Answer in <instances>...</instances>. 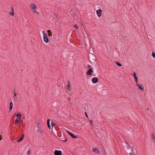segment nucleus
Here are the masks:
<instances>
[{
  "instance_id": "obj_1",
  "label": "nucleus",
  "mask_w": 155,
  "mask_h": 155,
  "mask_svg": "<svg viewBox=\"0 0 155 155\" xmlns=\"http://www.w3.org/2000/svg\"><path fill=\"white\" fill-rule=\"evenodd\" d=\"M44 31H43L44 40L45 42L48 43L49 41V39L46 33Z\"/></svg>"
},
{
  "instance_id": "obj_2",
  "label": "nucleus",
  "mask_w": 155,
  "mask_h": 155,
  "mask_svg": "<svg viewBox=\"0 0 155 155\" xmlns=\"http://www.w3.org/2000/svg\"><path fill=\"white\" fill-rule=\"evenodd\" d=\"M37 8V6L35 4H31L30 6V8L31 9H32L33 10V12L34 13H35L37 14H38V12L36 11L35 10H34L35 9Z\"/></svg>"
},
{
  "instance_id": "obj_3",
  "label": "nucleus",
  "mask_w": 155,
  "mask_h": 155,
  "mask_svg": "<svg viewBox=\"0 0 155 155\" xmlns=\"http://www.w3.org/2000/svg\"><path fill=\"white\" fill-rule=\"evenodd\" d=\"M54 154L55 155H62V152L60 150H55Z\"/></svg>"
},
{
  "instance_id": "obj_4",
  "label": "nucleus",
  "mask_w": 155,
  "mask_h": 155,
  "mask_svg": "<svg viewBox=\"0 0 155 155\" xmlns=\"http://www.w3.org/2000/svg\"><path fill=\"white\" fill-rule=\"evenodd\" d=\"M93 71L92 69L91 68H89L86 74L88 75H90L91 74Z\"/></svg>"
},
{
  "instance_id": "obj_5",
  "label": "nucleus",
  "mask_w": 155,
  "mask_h": 155,
  "mask_svg": "<svg viewBox=\"0 0 155 155\" xmlns=\"http://www.w3.org/2000/svg\"><path fill=\"white\" fill-rule=\"evenodd\" d=\"M102 10L101 9H99L97 10V13L98 16L100 17L101 15Z\"/></svg>"
},
{
  "instance_id": "obj_6",
  "label": "nucleus",
  "mask_w": 155,
  "mask_h": 155,
  "mask_svg": "<svg viewBox=\"0 0 155 155\" xmlns=\"http://www.w3.org/2000/svg\"><path fill=\"white\" fill-rule=\"evenodd\" d=\"M92 81L93 83H96L98 82V79L96 77H94L92 79Z\"/></svg>"
},
{
  "instance_id": "obj_7",
  "label": "nucleus",
  "mask_w": 155,
  "mask_h": 155,
  "mask_svg": "<svg viewBox=\"0 0 155 155\" xmlns=\"http://www.w3.org/2000/svg\"><path fill=\"white\" fill-rule=\"evenodd\" d=\"M137 85V87H138V88L140 89L141 90L143 91L144 89V87H142L143 85L142 84L141 85H140L138 83H136Z\"/></svg>"
},
{
  "instance_id": "obj_8",
  "label": "nucleus",
  "mask_w": 155,
  "mask_h": 155,
  "mask_svg": "<svg viewBox=\"0 0 155 155\" xmlns=\"http://www.w3.org/2000/svg\"><path fill=\"white\" fill-rule=\"evenodd\" d=\"M21 120L16 119L15 121V126H17L20 124V120Z\"/></svg>"
},
{
  "instance_id": "obj_9",
  "label": "nucleus",
  "mask_w": 155,
  "mask_h": 155,
  "mask_svg": "<svg viewBox=\"0 0 155 155\" xmlns=\"http://www.w3.org/2000/svg\"><path fill=\"white\" fill-rule=\"evenodd\" d=\"M133 76L135 80V82H136V83H137L138 81H137V74L135 72H134L133 73Z\"/></svg>"
},
{
  "instance_id": "obj_10",
  "label": "nucleus",
  "mask_w": 155,
  "mask_h": 155,
  "mask_svg": "<svg viewBox=\"0 0 155 155\" xmlns=\"http://www.w3.org/2000/svg\"><path fill=\"white\" fill-rule=\"evenodd\" d=\"M67 132L68 134H69L70 135H71L73 138H77V137L74 136L73 134L71 133V132L69 131L68 130H67Z\"/></svg>"
},
{
  "instance_id": "obj_11",
  "label": "nucleus",
  "mask_w": 155,
  "mask_h": 155,
  "mask_svg": "<svg viewBox=\"0 0 155 155\" xmlns=\"http://www.w3.org/2000/svg\"><path fill=\"white\" fill-rule=\"evenodd\" d=\"M68 84L67 86L68 88L67 89V90H68V91H70L71 90L70 88L71 84L69 81H68Z\"/></svg>"
},
{
  "instance_id": "obj_12",
  "label": "nucleus",
  "mask_w": 155,
  "mask_h": 155,
  "mask_svg": "<svg viewBox=\"0 0 155 155\" xmlns=\"http://www.w3.org/2000/svg\"><path fill=\"white\" fill-rule=\"evenodd\" d=\"M11 9L12 10V12H9V13L10 15L12 16H13L14 15V9L12 7L11 8Z\"/></svg>"
},
{
  "instance_id": "obj_13",
  "label": "nucleus",
  "mask_w": 155,
  "mask_h": 155,
  "mask_svg": "<svg viewBox=\"0 0 155 155\" xmlns=\"http://www.w3.org/2000/svg\"><path fill=\"white\" fill-rule=\"evenodd\" d=\"M151 137L152 140L154 142H155V135L153 134H152L151 135Z\"/></svg>"
},
{
  "instance_id": "obj_14",
  "label": "nucleus",
  "mask_w": 155,
  "mask_h": 155,
  "mask_svg": "<svg viewBox=\"0 0 155 155\" xmlns=\"http://www.w3.org/2000/svg\"><path fill=\"white\" fill-rule=\"evenodd\" d=\"M93 151L95 153H100V152L99 151L97 150V149L94 148L93 149Z\"/></svg>"
},
{
  "instance_id": "obj_15",
  "label": "nucleus",
  "mask_w": 155,
  "mask_h": 155,
  "mask_svg": "<svg viewBox=\"0 0 155 155\" xmlns=\"http://www.w3.org/2000/svg\"><path fill=\"white\" fill-rule=\"evenodd\" d=\"M16 115H17V118H18V119H20V120H21V114H20V113H18L16 114Z\"/></svg>"
},
{
  "instance_id": "obj_16",
  "label": "nucleus",
  "mask_w": 155,
  "mask_h": 155,
  "mask_svg": "<svg viewBox=\"0 0 155 155\" xmlns=\"http://www.w3.org/2000/svg\"><path fill=\"white\" fill-rule=\"evenodd\" d=\"M50 119H48L47 120V125H48V127L50 129H51L50 126Z\"/></svg>"
},
{
  "instance_id": "obj_17",
  "label": "nucleus",
  "mask_w": 155,
  "mask_h": 155,
  "mask_svg": "<svg viewBox=\"0 0 155 155\" xmlns=\"http://www.w3.org/2000/svg\"><path fill=\"white\" fill-rule=\"evenodd\" d=\"M24 137V135L22 134V136L19 139L17 140V142H19L20 141H21L22 140Z\"/></svg>"
},
{
  "instance_id": "obj_18",
  "label": "nucleus",
  "mask_w": 155,
  "mask_h": 155,
  "mask_svg": "<svg viewBox=\"0 0 155 155\" xmlns=\"http://www.w3.org/2000/svg\"><path fill=\"white\" fill-rule=\"evenodd\" d=\"M47 31H48V35L49 36H51L52 35V33L51 30H48Z\"/></svg>"
},
{
  "instance_id": "obj_19",
  "label": "nucleus",
  "mask_w": 155,
  "mask_h": 155,
  "mask_svg": "<svg viewBox=\"0 0 155 155\" xmlns=\"http://www.w3.org/2000/svg\"><path fill=\"white\" fill-rule=\"evenodd\" d=\"M116 64L119 66H121L122 64L119 62H116Z\"/></svg>"
},
{
  "instance_id": "obj_20",
  "label": "nucleus",
  "mask_w": 155,
  "mask_h": 155,
  "mask_svg": "<svg viewBox=\"0 0 155 155\" xmlns=\"http://www.w3.org/2000/svg\"><path fill=\"white\" fill-rule=\"evenodd\" d=\"M152 56L154 58H155V53L154 52H153L152 53Z\"/></svg>"
},
{
  "instance_id": "obj_21",
  "label": "nucleus",
  "mask_w": 155,
  "mask_h": 155,
  "mask_svg": "<svg viewBox=\"0 0 155 155\" xmlns=\"http://www.w3.org/2000/svg\"><path fill=\"white\" fill-rule=\"evenodd\" d=\"M12 106H10L9 107V111H10L12 109Z\"/></svg>"
},
{
  "instance_id": "obj_22",
  "label": "nucleus",
  "mask_w": 155,
  "mask_h": 155,
  "mask_svg": "<svg viewBox=\"0 0 155 155\" xmlns=\"http://www.w3.org/2000/svg\"><path fill=\"white\" fill-rule=\"evenodd\" d=\"M36 127L38 129L40 128L39 125V123H38L37 124V125L36 126Z\"/></svg>"
},
{
  "instance_id": "obj_23",
  "label": "nucleus",
  "mask_w": 155,
  "mask_h": 155,
  "mask_svg": "<svg viewBox=\"0 0 155 155\" xmlns=\"http://www.w3.org/2000/svg\"><path fill=\"white\" fill-rule=\"evenodd\" d=\"M30 154V151L28 150L27 152V154L28 155H29Z\"/></svg>"
},
{
  "instance_id": "obj_24",
  "label": "nucleus",
  "mask_w": 155,
  "mask_h": 155,
  "mask_svg": "<svg viewBox=\"0 0 155 155\" xmlns=\"http://www.w3.org/2000/svg\"><path fill=\"white\" fill-rule=\"evenodd\" d=\"M74 27L76 28V29H78V25H77V24H75Z\"/></svg>"
},
{
  "instance_id": "obj_25",
  "label": "nucleus",
  "mask_w": 155,
  "mask_h": 155,
  "mask_svg": "<svg viewBox=\"0 0 155 155\" xmlns=\"http://www.w3.org/2000/svg\"><path fill=\"white\" fill-rule=\"evenodd\" d=\"M9 105H10V106H13V103H12V101H11L10 102V104H9Z\"/></svg>"
},
{
  "instance_id": "obj_26",
  "label": "nucleus",
  "mask_w": 155,
  "mask_h": 155,
  "mask_svg": "<svg viewBox=\"0 0 155 155\" xmlns=\"http://www.w3.org/2000/svg\"><path fill=\"white\" fill-rule=\"evenodd\" d=\"M51 124L52 125V127H53L54 125H55L56 124L54 123H51Z\"/></svg>"
},
{
  "instance_id": "obj_27",
  "label": "nucleus",
  "mask_w": 155,
  "mask_h": 155,
  "mask_svg": "<svg viewBox=\"0 0 155 155\" xmlns=\"http://www.w3.org/2000/svg\"><path fill=\"white\" fill-rule=\"evenodd\" d=\"M90 123L92 125V124H93V120H90Z\"/></svg>"
},
{
  "instance_id": "obj_28",
  "label": "nucleus",
  "mask_w": 155,
  "mask_h": 155,
  "mask_svg": "<svg viewBox=\"0 0 155 155\" xmlns=\"http://www.w3.org/2000/svg\"><path fill=\"white\" fill-rule=\"evenodd\" d=\"M2 136L1 135H0V140H1L2 139Z\"/></svg>"
},
{
  "instance_id": "obj_29",
  "label": "nucleus",
  "mask_w": 155,
  "mask_h": 155,
  "mask_svg": "<svg viewBox=\"0 0 155 155\" xmlns=\"http://www.w3.org/2000/svg\"><path fill=\"white\" fill-rule=\"evenodd\" d=\"M38 131L41 133H42V132L41 131V129H40L39 130H38Z\"/></svg>"
},
{
  "instance_id": "obj_30",
  "label": "nucleus",
  "mask_w": 155,
  "mask_h": 155,
  "mask_svg": "<svg viewBox=\"0 0 155 155\" xmlns=\"http://www.w3.org/2000/svg\"><path fill=\"white\" fill-rule=\"evenodd\" d=\"M85 115H86V117H88V115H87V113H86V112H85Z\"/></svg>"
},
{
  "instance_id": "obj_31",
  "label": "nucleus",
  "mask_w": 155,
  "mask_h": 155,
  "mask_svg": "<svg viewBox=\"0 0 155 155\" xmlns=\"http://www.w3.org/2000/svg\"><path fill=\"white\" fill-rule=\"evenodd\" d=\"M82 31H83L84 32L85 30H84V29H83L82 28Z\"/></svg>"
},
{
  "instance_id": "obj_32",
  "label": "nucleus",
  "mask_w": 155,
  "mask_h": 155,
  "mask_svg": "<svg viewBox=\"0 0 155 155\" xmlns=\"http://www.w3.org/2000/svg\"><path fill=\"white\" fill-rule=\"evenodd\" d=\"M16 95V94H14V96H15Z\"/></svg>"
},
{
  "instance_id": "obj_33",
  "label": "nucleus",
  "mask_w": 155,
  "mask_h": 155,
  "mask_svg": "<svg viewBox=\"0 0 155 155\" xmlns=\"http://www.w3.org/2000/svg\"><path fill=\"white\" fill-rule=\"evenodd\" d=\"M67 140V139H66V140H65L64 141H66Z\"/></svg>"
}]
</instances>
